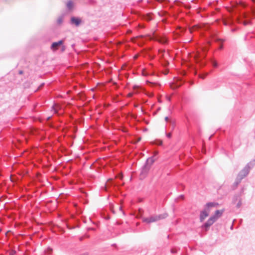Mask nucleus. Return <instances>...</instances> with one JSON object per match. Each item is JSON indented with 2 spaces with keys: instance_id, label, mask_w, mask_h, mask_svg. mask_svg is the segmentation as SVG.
<instances>
[{
  "instance_id": "nucleus-22",
  "label": "nucleus",
  "mask_w": 255,
  "mask_h": 255,
  "mask_svg": "<svg viewBox=\"0 0 255 255\" xmlns=\"http://www.w3.org/2000/svg\"><path fill=\"white\" fill-rule=\"evenodd\" d=\"M240 5L243 8H245L247 6V4L244 2H241Z\"/></svg>"
},
{
  "instance_id": "nucleus-11",
  "label": "nucleus",
  "mask_w": 255,
  "mask_h": 255,
  "mask_svg": "<svg viewBox=\"0 0 255 255\" xmlns=\"http://www.w3.org/2000/svg\"><path fill=\"white\" fill-rule=\"evenodd\" d=\"M224 211L223 210H216L215 214L212 217H214L216 219V221L219 219L223 214Z\"/></svg>"
},
{
  "instance_id": "nucleus-6",
  "label": "nucleus",
  "mask_w": 255,
  "mask_h": 255,
  "mask_svg": "<svg viewBox=\"0 0 255 255\" xmlns=\"http://www.w3.org/2000/svg\"><path fill=\"white\" fill-rule=\"evenodd\" d=\"M216 222V219L214 217H211L208 221L205 223L202 226V228L205 231H208L209 227Z\"/></svg>"
},
{
  "instance_id": "nucleus-8",
  "label": "nucleus",
  "mask_w": 255,
  "mask_h": 255,
  "mask_svg": "<svg viewBox=\"0 0 255 255\" xmlns=\"http://www.w3.org/2000/svg\"><path fill=\"white\" fill-rule=\"evenodd\" d=\"M64 43V40H61L57 42H53L51 45L50 48L53 51H55L58 49V47L62 45Z\"/></svg>"
},
{
  "instance_id": "nucleus-5",
  "label": "nucleus",
  "mask_w": 255,
  "mask_h": 255,
  "mask_svg": "<svg viewBox=\"0 0 255 255\" xmlns=\"http://www.w3.org/2000/svg\"><path fill=\"white\" fill-rule=\"evenodd\" d=\"M149 39L150 40H154L158 41V42L162 44H166L168 43V39L165 37L160 36L157 34H156L155 33L153 34V35L148 36Z\"/></svg>"
},
{
  "instance_id": "nucleus-26",
  "label": "nucleus",
  "mask_w": 255,
  "mask_h": 255,
  "mask_svg": "<svg viewBox=\"0 0 255 255\" xmlns=\"http://www.w3.org/2000/svg\"><path fill=\"white\" fill-rule=\"evenodd\" d=\"M171 252L172 254H175V253H177V250L176 249H172L171 250Z\"/></svg>"
},
{
  "instance_id": "nucleus-25",
  "label": "nucleus",
  "mask_w": 255,
  "mask_h": 255,
  "mask_svg": "<svg viewBox=\"0 0 255 255\" xmlns=\"http://www.w3.org/2000/svg\"><path fill=\"white\" fill-rule=\"evenodd\" d=\"M66 49V47L64 45H62L61 48V51L64 52Z\"/></svg>"
},
{
  "instance_id": "nucleus-37",
  "label": "nucleus",
  "mask_w": 255,
  "mask_h": 255,
  "mask_svg": "<svg viewBox=\"0 0 255 255\" xmlns=\"http://www.w3.org/2000/svg\"><path fill=\"white\" fill-rule=\"evenodd\" d=\"M131 95H132V94H129L130 96H131Z\"/></svg>"
},
{
  "instance_id": "nucleus-12",
  "label": "nucleus",
  "mask_w": 255,
  "mask_h": 255,
  "mask_svg": "<svg viewBox=\"0 0 255 255\" xmlns=\"http://www.w3.org/2000/svg\"><path fill=\"white\" fill-rule=\"evenodd\" d=\"M67 8L69 10H71L72 9L73 7V3L72 1H68L66 4Z\"/></svg>"
},
{
  "instance_id": "nucleus-31",
  "label": "nucleus",
  "mask_w": 255,
  "mask_h": 255,
  "mask_svg": "<svg viewBox=\"0 0 255 255\" xmlns=\"http://www.w3.org/2000/svg\"><path fill=\"white\" fill-rule=\"evenodd\" d=\"M80 255H89L88 253H84L83 254H81Z\"/></svg>"
},
{
  "instance_id": "nucleus-10",
  "label": "nucleus",
  "mask_w": 255,
  "mask_h": 255,
  "mask_svg": "<svg viewBox=\"0 0 255 255\" xmlns=\"http://www.w3.org/2000/svg\"><path fill=\"white\" fill-rule=\"evenodd\" d=\"M209 213L206 211H202L200 215V220L201 222L204 221L205 219L209 216Z\"/></svg>"
},
{
  "instance_id": "nucleus-33",
  "label": "nucleus",
  "mask_w": 255,
  "mask_h": 255,
  "mask_svg": "<svg viewBox=\"0 0 255 255\" xmlns=\"http://www.w3.org/2000/svg\"><path fill=\"white\" fill-rule=\"evenodd\" d=\"M179 198L181 199H184V196L183 195H180L179 196Z\"/></svg>"
},
{
  "instance_id": "nucleus-38",
  "label": "nucleus",
  "mask_w": 255,
  "mask_h": 255,
  "mask_svg": "<svg viewBox=\"0 0 255 255\" xmlns=\"http://www.w3.org/2000/svg\"><path fill=\"white\" fill-rule=\"evenodd\" d=\"M109 181L112 182V179H110Z\"/></svg>"
},
{
  "instance_id": "nucleus-16",
  "label": "nucleus",
  "mask_w": 255,
  "mask_h": 255,
  "mask_svg": "<svg viewBox=\"0 0 255 255\" xmlns=\"http://www.w3.org/2000/svg\"><path fill=\"white\" fill-rule=\"evenodd\" d=\"M152 144L161 145L162 144V141L159 139H156L152 142Z\"/></svg>"
},
{
  "instance_id": "nucleus-13",
  "label": "nucleus",
  "mask_w": 255,
  "mask_h": 255,
  "mask_svg": "<svg viewBox=\"0 0 255 255\" xmlns=\"http://www.w3.org/2000/svg\"><path fill=\"white\" fill-rule=\"evenodd\" d=\"M142 18L146 21H150L152 19V17L149 14H147L143 16Z\"/></svg>"
},
{
  "instance_id": "nucleus-2",
  "label": "nucleus",
  "mask_w": 255,
  "mask_h": 255,
  "mask_svg": "<svg viewBox=\"0 0 255 255\" xmlns=\"http://www.w3.org/2000/svg\"><path fill=\"white\" fill-rule=\"evenodd\" d=\"M157 153H156L155 155H156ZM155 156L149 157L147 159L144 164L142 166L140 169V173L139 174L140 179H144L147 175L149 170L151 168V165L155 160Z\"/></svg>"
},
{
  "instance_id": "nucleus-1",
  "label": "nucleus",
  "mask_w": 255,
  "mask_h": 255,
  "mask_svg": "<svg viewBox=\"0 0 255 255\" xmlns=\"http://www.w3.org/2000/svg\"><path fill=\"white\" fill-rule=\"evenodd\" d=\"M255 3V0H252ZM255 18V6H252L243 13H240L239 15L234 18L230 14L223 17V23L226 26L229 28L231 32L234 33L238 29V27L236 25V23H242L244 25L252 24V20Z\"/></svg>"
},
{
  "instance_id": "nucleus-14",
  "label": "nucleus",
  "mask_w": 255,
  "mask_h": 255,
  "mask_svg": "<svg viewBox=\"0 0 255 255\" xmlns=\"http://www.w3.org/2000/svg\"><path fill=\"white\" fill-rule=\"evenodd\" d=\"M212 39L215 41L219 42L221 43H223L225 41L224 39H220L216 36H213Z\"/></svg>"
},
{
  "instance_id": "nucleus-7",
  "label": "nucleus",
  "mask_w": 255,
  "mask_h": 255,
  "mask_svg": "<svg viewBox=\"0 0 255 255\" xmlns=\"http://www.w3.org/2000/svg\"><path fill=\"white\" fill-rule=\"evenodd\" d=\"M218 206V203L216 202H209L206 204L205 206L204 211H206L209 214L210 212V209L212 207H216Z\"/></svg>"
},
{
  "instance_id": "nucleus-36",
  "label": "nucleus",
  "mask_w": 255,
  "mask_h": 255,
  "mask_svg": "<svg viewBox=\"0 0 255 255\" xmlns=\"http://www.w3.org/2000/svg\"><path fill=\"white\" fill-rule=\"evenodd\" d=\"M19 73H20V74H22V71H19Z\"/></svg>"
},
{
  "instance_id": "nucleus-4",
  "label": "nucleus",
  "mask_w": 255,
  "mask_h": 255,
  "mask_svg": "<svg viewBox=\"0 0 255 255\" xmlns=\"http://www.w3.org/2000/svg\"><path fill=\"white\" fill-rule=\"evenodd\" d=\"M167 217V214L164 213L160 215H154L149 217L143 218L142 221L147 224H150L156 222L159 220L165 219Z\"/></svg>"
},
{
  "instance_id": "nucleus-34",
  "label": "nucleus",
  "mask_w": 255,
  "mask_h": 255,
  "mask_svg": "<svg viewBox=\"0 0 255 255\" xmlns=\"http://www.w3.org/2000/svg\"><path fill=\"white\" fill-rule=\"evenodd\" d=\"M189 30H190V33H192V31L194 30V29H193V28H190Z\"/></svg>"
},
{
  "instance_id": "nucleus-32",
  "label": "nucleus",
  "mask_w": 255,
  "mask_h": 255,
  "mask_svg": "<svg viewBox=\"0 0 255 255\" xmlns=\"http://www.w3.org/2000/svg\"><path fill=\"white\" fill-rule=\"evenodd\" d=\"M223 48V44H221L220 46V47H219V49H222Z\"/></svg>"
},
{
  "instance_id": "nucleus-19",
  "label": "nucleus",
  "mask_w": 255,
  "mask_h": 255,
  "mask_svg": "<svg viewBox=\"0 0 255 255\" xmlns=\"http://www.w3.org/2000/svg\"><path fill=\"white\" fill-rule=\"evenodd\" d=\"M241 205H242V201H241V199H239V202L238 203H237L236 206L238 208H239L241 206Z\"/></svg>"
},
{
  "instance_id": "nucleus-29",
  "label": "nucleus",
  "mask_w": 255,
  "mask_h": 255,
  "mask_svg": "<svg viewBox=\"0 0 255 255\" xmlns=\"http://www.w3.org/2000/svg\"><path fill=\"white\" fill-rule=\"evenodd\" d=\"M62 21V18H59L57 20V22L58 23H61Z\"/></svg>"
},
{
  "instance_id": "nucleus-21",
  "label": "nucleus",
  "mask_w": 255,
  "mask_h": 255,
  "mask_svg": "<svg viewBox=\"0 0 255 255\" xmlns=\"http://www.w3.org/2000/svg\"><path fill=\"white\" fill-rule=\"evenodd\" d=\"M166 136L169 138H170L172 136V133L171 132H168V133H167L166 132Z\"/></svg>"
},
{
  "instance_id": "nucleus-30",
  "label": "nucleus",
  "mask_w": 255,
  "mask_h": 255,
  "mask_svg": "<svg viewBox=\"0 0 255 255\" xmlns=\"http://www.w3.org/2000/svg\"><path fill=\"white\" fill-rule=\"evenodd\" d=\"M179 29H180V32H183L185 30V29L184 28H182V27H180Z\"/></svg>"
},
{
  "instance_id": "nucleus-18",
  "label": "nucleus",
  "mask_w": 255,
  "mask_h": 255,
  "mask_svg": "<svg viewBox=\"0 0 255 255\" xmlns=\"http://www.w3.org/2000/svg\"><path fill=\"white\" fill-rule=\"evenodd\" d=\"M52 110L54 112V113L55 114H56L58 112V110L56 109V108L55 107V105H53L52 106Z\"/></svg>"
},
{
  "instance_id": "nucleus-3",
  "label": "nucleus",
  "mask_w": 255,
  "mask_h": 255,
  "mask_svg": "<svg viewBox=\"0 0 255 255\" xmlns=\"http://www.w3.org/2000/svg\"><path fill=\"white\" fill-rule=\"evenodd\" d=\"M255 165V160H252L239 173L237 176L240 177V179H244L248 175L250 170L254 167Z\"/></svg>"
},
{
  "instance_id": "nucleus-17",
  "label": "nucleus",
  "mask_w": 255,
  "mask_h": 255,
  "mask_svg": "<svg viewBox=\"0 0 255 255\" xmlns=\"http://www.w3.org/2000/svg\"><path fill=\"white\" fill-rule=\"evenodd\" d=\"M170 124V125L172 127V130H173L175 127V123L174 120L170 119L169 122H168Z\"/></svg>"
},
{
  "instance_id": "nucleus-35",
  "label": "nucleus",
  "mask_w": 255,
  "mask_h": 255,
  "mask_svg": "<svg viewBox=\"0 0 255 255\" xmlns=\"http://www.w3.org/2000/svg\"><path fill=\"white\" fill-rule=\"evenodd\" d=\"M205 76H206V75H204V76H201V78L204 79L205 77Z\"/></svg>"
},
{
  "instance_id": "nucleus-39",
  "label": "nucleus",
  "mask_w": 255,
  "mask_h": 255,
  "mask_svg": "<svg viewBox=\"0 0 255 255\" xmlns=\"http://www.w3.org/2000/svg\"><path fill=\"white\" fill-rule=\"evenodd\" d=\"M231 229H233V225L231 227Z\"/></svg>"
},
{
  "instance_id": "nucleus-23",
  "label": "nucleus",
  "mask_w": 255,
  "mask_h": 255,
  "mask_svg": "<svg viewBox=\"0 0 255 255\" xmlns=\"http://www.w3.org/2000/svg\"><path fill=\"white\" fill-rule=\"evenodd\" d=\"M133 89L135 91L137 92V90L139 89V87L137 86H134L133 87Z\"/></svg>"
},
{
  "instance_id": "nucleus-20",
  "label": "nucleus",
  "mask_w": 255,
  "mask_h": 255,
  "mask_svg": "<svg viewBox=\"0 0 255 255\" xmlns=\"http://www.w3.org/2000/svg\"><path fill=\"white\" fill-rule=\"evenodd\" d=\"M169 64V62L166 60H164L163 63H162V65L166 67V66H167Z\"/></svg>"
},
{
  "instance_id": "nucleus-24",
  "label": "nucleus",
  "mask_w": 255,
  "mask_h": 255,
  "mask_svg": "<svg viewBox=\"0 0 255 255\" xmlns=\"http://www.w3.org/2000/svg\"><path fill=\"white\" fill-rule=\"evenodd\" d=\"M158 52L159 54H163L165 52V50L164 49H159Z\"/></svg>"
},
{
  "instance_id": "nucleus-27",
  "label": "nucleus",
  "mask_w": 255,
  "mask_h": 255,
  "mask_svg": "<svg viewBox=\"0 0 255 255\" xmlns=\"http://www.w3.org/2000/svg\"><path fill=\"white\" fill-rule=\"evenodd\" d=\"M213 65L214 67H217V66H218V64H217V62H216V61H213Z\"/></svg>"
},
{
  "instance_id": "nucleus-28",
  "label": "nucleus",
  "mask_w": 255,
  "mask_h": 255,
  "mask_svg": "<svg viewBox=\"0 0 255 255\" xmlns=\"http://www.w3.org/2000/svg\"><path fill=\"white\" fill-rule=\"evenodd\" d=\"M170 119H171L169 118L168 117H166L165 118V121H166L167 123L169 122V121H170Z\"/></svg>"
},
{
  "instance_id": "nucleus-9",
  "label": "nucleus",
  "mask_w": 255,
  "mask_h": 255,
  "mask_svg": "<svg viewBox=\"0 0 255 255\" xmlns=\"http://www.w3.org/2000/svg\"><path fill=\"white\" fill-rule=\"evenodd\" d=\"M70 22L71 24H74L76 26H78L80 24L81 19L79 17L73 16L71 18Z\"/></svg>"
},
{
  "instance_id": "nucleus-15",
  "label": "nucleus",
  "mask_w": 255,
  "mask_h": 255,
  "mask_svg": "<svg viewBox=\"0 0 255 255\" xmlns=\"http://www.w3.org/2000/svg\"><path fill=\"white\" fill-rule=\"evenodd\" d=\"M242 179H240V178L239 177H237L236 180L234 184V186L235 187H237L238 185L241 183Z\"/></svg>"
}]
</instances>
